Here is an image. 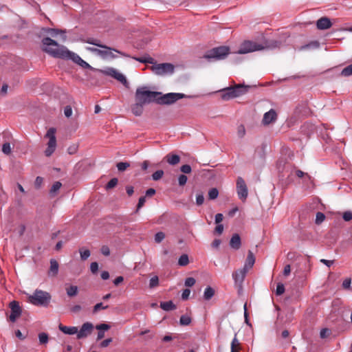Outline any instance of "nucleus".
Instances as JSON below:
<instances>
[{
  "instance_id": "obj_1",
  "label": "nucleus",
  "mask_w": 352,
  "mask_h": 352,
  "mask_svg": "<svg viewBox=\"0 0 352 352\" xmlns=\"http://www.w3.org/2000/svg\"><path fill=\"white\" fill-rule=\"evenodd\" d=\"M43 50L54 58L65 59L68 54V49L59 45L56 41L50 37L42 39Z\"/></svg>"
},
{
  "instance_id": "obj_2",
  "label": "nucleus",
  "mask_w": 352,
  "mask_h": 352,
  "mask_svg": "<svg viewBox=\"0 0 352 352\" xmlns=\"http://www.w3.org/2000/svg\"><path fill=\"white\" fill-rule=\"evenodd\" d=\"M280 44L281 43L280 41L275 40L267 41L263 45L258 44L251 41H245L241 44L236 53L239 54H244L255 51L262 50L266 48L273 49L279 47Z\"/></svg>"
},
{
  "instance_id": "obj_3",
  "label": "nucleus",
  "mask_w": 352,
  "mask_h": 352,
  "mask_svg": "<svg viewBox=\"0 0 352 352\" xmlns=\"http://www.w3.org/2000/svg\"><path fill=\"white\" fill-rule=\"evenodd\" d=\"M249 87V86L238 84L233 87L230 86L221 89L219 92L221 93V98L222 100H229L245 94Z\"/></svg>"
},
{
  "instance_id": "obj_4",
  "label": "nucleus",
  "mask_w": 352,
  "mask_h": 352,
  "mask_svg": "<svg viewBox=\"0 0 352 352\" xmlns=\"http://www.w3.org/2000/svg\"><path fill=\"white\" fill-rule=\"evenodd\" d=\"M161 92L153 91L147 90L146 87H140L136 89L135 100L143 104H149L157 102V97L160 95Z\"/></svg>"
},
{
  "instance_id": "obj_5",
  "label": "nucleus",
  "mask_w": 352,
  "mask_h": 352,
  "mask_svg": "<svg viewBox=\"0 0 352 352\" xmlns=\"http://www.w3.org/2000/svg\"><path fill=\"white\" fill-rule=\"evenodd\" d=\"M50 293L36 289L32 294L28 296V302L35 306L46 307L50 304Z\"/></svg>"
},
{
  "instance_id": "obj_6",
  "label": "nucleus",
  "mask_w": 352,
  "mask_h": 352,
  "mask_svg": "<svg viewBox=\"0 0 352 352\" xmlns=\"http://www.w3.org/2000/svg\"><path fill=\"white\" fill-rule=\"evenodd\" d=\"M230 52L229 47L219 46L207 51L204 55V58L208 60H223L228 56Z\"/></svg>"
},
{
  "instance_id": "obj_7",
  "label": "nucleus",
  "mask_w": 352,
  "mask_h": 352,
  "mask_svg": "<svg viewBox=\"0 0 352 352\" xmlns=\"http://www.w3.org/2000/svg\"><path fill=\"white\" fill-rule=\"evenodd\" d=\"M187 96L184 94L180 93H168L162 94L161 92L160 95L157 97V104L170 105L175 103L179 99L186 98Z\"/></svg>"
},
{
  "instance_id": "obj_8",
  "label": "nucleus",
  "mask_w": 352,
  "mask_h": 352,
  "mask_svg": "<svg viewBox=\"0 0 352 352\" xmlns=\"http://www.w3.org/2000/svg\"><path fill=\"white\" fill-rule=\"evenodd\" d=\"M151 70L157 75L163 76L174 72V65L171 63L155 64L151 67Z\"/></svg>"
},
{
  "instance_id": "obj_9",
  "label": "nucleus",
  "mask_w": 352,
  "mask_h": 352,
  "mask_svg": "<svg viewBox=\"0 0 352 352\" xmlns=\"http://www.w3.org/2000/svg\"><path fill=\"white\" fill-rule=\"evenodd\" d=\"M237 194L241 200H245L248 197V188L244 179L239 177L236 181Z\"/></svg>"
},
{
  "instance_id": "obj_10",
  "label": "nucleus",
  "mask_w": 352,
  "mask_h": 352,
  "mask_svg": "<svg viewBox=\"0 0 352 352\" xmlns=\"http://www.w3.org/2000/svg\"><path fill=\"white\" fill-rule=\"evenodd\" d=\"M9 307L11 310V314L9 316V320L11 322H14L16 320V319L21 315L22 309L19 306V302L15 300L10 302Z\"/></svg>"
},
{
  "instance_id": "obj_11",
  "label": "nucleus",
  "mask_w": 352,
  "mask_h": 352,
  "mask_svg": "<svg viewBox=\"0 0 352 352\" xmlns=\"http://www.w3.org/2000/svg\"><path fill=\"white\" fill-rule=\"evenodd\" d=\"M68 54L65 60H72L75 63L79 65L84 69H92L91 66L86 61L82 60L78 54L68 50Z\"/></svg>"
},
{
  "instance_id": "obj_12",
  "label": "nucleus",
  "mask_w": 352,
  "mask_h": 352,
  "mask_svg": "<svg viewBox=\"0 0 352 352\" xmlns=\"http://www.w3.org/2000/svg\"><path fill=\"white\" fill-rule=\"evenodd\" d=\"M94 325L92 323L89 322H85L82 326L80 329L76 333L77 339H82L87 338L89 335L92 333L94 329Z\"/></svg>"
},
{
  "instance_id": "obj_13",
  "label": "nucleus",
  "mask_w": 352,
  "mask_h": 352,
  "mask_svg": "<svg viewBox=\"0 0 352 352\" xmlns=\"http://www.w3.org/2000/svg\"><path fill=\"white\" fill-rule=\"evenodd\" d=\"M106 74L111 77H113L117 80L123 84L126 87H129V82L126 80L125 76L119 73L116 69L109 68L107 71H106Z\"/></svg>"
},
{
  "instance_id": "obj_14",
  "label": "nucleus",
  "mask_w": 352,
  "mask_h": 352,
  "mask_svg": "<svg viewBox=\"0 0 352 352\" xmlns=\"http://www.w3.org/2000/svg\"><path fill=\"white\" fill-rule=\"evenodd\" d=\"M277 117L278 116L276 111L271 109L269 111L264 113L262 123L263 125H269L274 122L277 120Z\"/></svg>"
},
{
  "instance_id": "obj_15",
  "label": "nucleus",
  "mask_w": 352,
  "mask_h": 352,
  "mask_svg": "<svg viewBox=\"0 0 352 352\" xmlns=\"http://www.w3.org/2000/svg\"><path fill=\"white\" fill-rule=\"evenodd\" d=\"M248 270L245 268L236 270L233 272L232 277L236 284L241 285Z\"/></svg>"
},
{
  "instance_id": "obj_16",
  "label": "nucleus",
  "mask_w": 352,
  "mask_h": 352,
  "mask_svg": "<svg viewBox=\"0 0 352 352\" xmlns=\"http://www.w3.org/2000/svg\"><path fill=\"white\" fill-rule=\"evenodd\" d=\"M332 23L328 17L323 16L319 19L316 22V26L318 30H327L331 27Z\"/></svg>"
},
{
  "instance_id": "obj_17",
  "label": "nucleus",
  "mask_w": 352,
  "mask_h": 352,
  "mask_svg": "<svg viewBox=\"0 0 352 352\" xmlns=\"http://www.w3.org/2000/svg\"><path fill=\"white\" fill-rule=\"evenodd\" d=\"M55 133L56 129L54 128H50L45 135V136L49 138V142L47 143V146H49V147L56 148V140Z\"/></svg>"
},
{
  "instance_id": "obj_18",
  "label": "nucleus",
  "mask_w": 352,
  "mask_h": 352,
  "mask_svg": "<svg viewBox=\"0 0 352 352\" xmlns=\"http://www.w3.org/2000/svg\"><path fill=\"white\" fill-rule=\"evenodd\" d=\"M112 51H114V52L121 54L123 56L130 57L129 55L126 54L125 53L118 51L113 48H111V50H108V49H104V50H102V53H100V56L102 58H107V57L110 56V57L114 58L116 56L112 53Z\"/></svg>"
},
{
  "instance_id": "obj_19",
  "label": "nucleus",
  "mask_w": 352,
  "mask_h": 352,
  "mask_svg": "<svg viewBox=\"0 0 352 352\" xmlns=\"http://www.w3.org/2000/svg\"><path fill=\"white\" fill-rule=\"evenodd\" d=\"M230 245L234 250H239L241 245V237L239 234H234L230 241Z\"/></svg>"
},
{
  "instance_id": "obj_20",
  "label": "nucleus",
  "mask_w": 352,
  "mask_h": 352,
  "mask_svg": "<svg viewBox=\"0 0 352 352\" xmlns=\"http://www.w3.org/2000/svg\"><path fill=\"white\" fill-rule=\"evenodd\" d=\"M254 263H255L254 255L251 250H249L243 268L248 270L249 269H250L253 267Z\"/></svg>"
},
{
  "instance_id": "obj_21",
  "label": "nucleus",
  "mask_w": 352,
  "mask_h": 352,
  "mask_svg": "<svg viewBox=\"0 0 352 352\" xmlns=\"http://www.w3.org/2000/svg\"><path fill=\"white\" fill-rule=\"evenodd\" d=\"M59 265L58 263L55 260L52 258L50 260V267L48 272L49 276H55L58 274V272Z\"/></svg>"
},
{
  "instance_id": "obj_22",
  "label": "nucleus",
  "mask_w": 352,
  "mask_h": 352,
  "mask_svg": "<svg viewBox=\"0 0 352 352\" xmlns=\"http://www.w3.org/2000/svg\"><path fill=\"white\" fill-rule=\"evenodd\" d=\"M59 329L64 333L67 335H74L78 333L77 327H67L62 324L59 325Z\"/></svg>"
},
{
  "instance_id": "obj_23",
  "label": "nucleus",
  "mask_w": 352,
  "mask_h": 352,
  "mask_svg": "<svg viewBox=\"0 0 352 352\" xmlns=\"http://www.w3.org/2000/svg\"><path fill=\"white\" fill-rule=\"evenodd\" d=\"M164 159L170 165H176L180 162V157L175 154H168Z\"/></svg>"
},
{
  "instance_id": "obj_24",
  "label": "nucleus",
  "mask_w": 352,
  "mask_h": 352,
  "mask_svg": "<svg viewBox=\"0 0 352 352\" xmlns=\"http://www.w3.org/2000/svg\"><path fill=\"white\" fill-rule=\"evenodd\" d=\"M144 104H142L141 102H136L131 107V111L132 113L136 116H140L143 113V106Z\"/></svg>"
},
{
  "instance_id": "obj_25",
  "label": "nucleus",
  "mask_w": 352,
  "mask_h": 352,
  "mask_svg": "<svg viewBox=\"0 0 352 352\" xmlns=\"http://www.w3.org/2000/svg\"><path fill=\"white\" fill-rule=\"evenodd\" d=\"M83 42L98 46V47L103 48V49L111 50V47H107V45L101 44L100 41L96 38H87V39H84Z\"/></svg>"
},
{
  "instance_id": "obj_26",
  "label": "nucleus",
  "mask_w": 352,
  "mask_h": 352,
  "mask_svg": "<svg viewBox=\"0 0 352 352\" xmlns=\"http://www.w3.org/2000/svg\"><path fill=\"white\" fill-rule=\"evenodd\" d=\"M160 307L163 310L166 311L174 310L176 309L175 305L171 300L160 302Z\"/></svg>"
},
{
  "instance_id": "obj_27",
  "label": "nucleus",
  "mask_w": 352,
  "mask_h": 352,
  "mask_svg": "<svg viewBox=\"0 0 352 352\" xmlns=\"http://www.w3.org/2000/svg\"><path fill=\"white\" fill-rule=\"evenodd\" d=\"M43 30H44V32L50 34L52 36H56L58 34H65L66 33L65 30L56 29V28H45Z\"/></svg>"
},
{
  "instance_id": "obj_28",
  "label": "nucleus",
  "mask_w": 352,
  "mask_h": 352,
  "mask_svg": "<svg viewBox=\"0 0 352 352\" xmlns=\"http://www.w3.org/2000/svg\"><path fill=\"white\" fill-rule=\"evenodd\" d=\"M214 295V289L208 286L205 289L204 293V298L206 300H210Z\"/></svg>"
},
{
  "instance_id": "obj_29",
  "label": "nucleus",
  "mask_w": 352,
  "mask_h": 352,
  "mask_svg": "<svg viewBox=\"0 0 352 352\" xmlns=\"http://www.w3.org/2000/svg\"><path fill=\"white\" fill-rule=\"evenodd\" d=\"M66 291L68 296H75L78 294V287L75 285H71L69 287L66 288Z\"/></svg>"
},
{
  "instance_id": "obj_30",
  "label": "nucleus",
  "mask_w": 352,
  "mask_h": 352,
  "mask_svg": "<svg viewBox=\"0 0 352 352\" xmlns=\"http://www.w3.org/2000/svg\"><path fill=\"white\" fill-rule=\"evenodd\" d=\"M61 186H62V184L60 182H54L50 190V195H55L56 193L59 190V189L60 188Z\"/></svg>"
},
{
  "instance_id": "obj_31",
  "label": "nucleus",
  "mask_w": 352,
  "mask_h": 352,
  "mask_svg": "<svg viewBox=\"0 0 352 352\" xmlns=\"http://www.w3.org/2000/svg\"><path fill=\"white\" fill-rule=\"evenodd\" d=\"M79 252L80 254V258L82 261L87 260L90 256V251L87 249L80 248L79 250Z\"/></svg>"
},
{
  "instance_id": "obj_32",
  "label": "nucleus",
  "mask_w": 352,
  "mask_h": 352,
  "mask_svg": "<svg viewBox=\"0 0 352 352\" xmlns=\"http://www.w3.org/2000/svg\"><path fill=\"white\" fill-rule=\"evenodd\" d=\"M189 263V259H188V256L187 254H182L179 260H178V264L180 265V266H186Z\"/></svg>"
},
{
  "instance_id": "obj_33",
  "label": "nucleus",
  "mask_w": 352,
  "mask_h": 352,
  "mask_svg": "<svg viewBox=\"0 0 352 352\" xmlns=\"http://www.w3.org/2000/svg\"><path fill=\"white\" fill-rule=\"evenodd\" d=\"M191 322V318L186 315H183L180 317L179 323L181 325H188Z\"/></svg>"
},
{
  "instance_id": "obj_34",
  "label": "nucleus",
  "mask_w": 352,
  "mask_h": 352,
  "mask_svg": "<svg viewBox=\"0 0 352 352\" xmlns=\"http://www.w3.org/2000/svg\"><path fill=\"white\" fill-rule=\"evenodd\" d=\"M219 195V191L216 188H212L208 191V199L213 200L217 198Z\"/></svg>"
},
{
  "instance_id": "obj_35",
  "label": "nucleus",
  "mask_w": 352,
  "mask_h": 352,
  "mask_svg": "<svg viewBox=\"0 0 352 352\" xmlns=\"http://www.w3.org/2000/svg\"><path fill=\"white\" fill-rule=\"evenodd\" d=\"M341 75L343 76H349L352 75V63L342 69Z\"/></svg>"
},
{
  "instance_id": "obj_36",
  "label": "nucleus",
  "mask_w": 352,
  "mask_h": 352,
  "mask_svg": "<svg viewBox=\"0 0 352 352\" xmlns=\"http://www.w3.org/2000/svg\"><path fill=\"white\" fill-rule=\"evenodd\" d=\"M116 166L118 168V170L120 172H123L127 168H129L130 166V164L129 162H118L117 164H116Z\"/></svg>"
},
{
  "instance_id": "obj_37",
  "label": "nucleus",
  "mask_w": 352,
  "mask_h": 352,
  "mask_svg": "<svg viewBox=\"0 0 352 352\" xmlns=\"http://www.w3.org/2000/svg\"><path fill=\"white\" fill-rule=\"evenodd\" d=\"M159 285V278L157 276H154L150 279L149 281V287L154 288Z\"/></svg>"
},
{
  "instance_id": "obj_38",
  "label": "nucleus",
  "mask_w": 352,
  "mask_h": 352,
  "mask_svg": "<svg viewBox=\"0 0 352 352\" xmlns=\"http://www.w3.org/2000/svg\"><path fill=\"white\" fill-rule=\"evenodd\" d=\"M164 175V171L162 170H158L154 172L152 175V179L154 181L160 180Z\"/></svg>"
},
{
  "instance_id": "obj_39",
  "label": "nucleus",
  "mask_w": 352,
  "mask_h": 352,
  "mask_svg": "<svg viewBox=\"0 0 352 352\" xmlns=\"http://www.w3.org/2000/svg\"><path fill=\"white\" fill-rule=\"evenodd\" d=\"M165 238V234L163 232H158L155 235V241L157 243H161Z\"/></svg>"
},
{
  "instance_id": "obj_40",
  "label": "nucleus",
  "mask_w": 352,
  "mask_h": 352,
  "mask_svg": "<svg viewBox=\"0 0 352 352\" xmlns=\"http://www.w3.org/2000/svg\"><path fill=\"white\" fill-rule=\"evenodd\" d=\"M38 339L41 344H46L48 342V335L45 333H41L38 334Z\"/></svg>"
},
{
  "instance_id": "obj_41",
  "label": "nucleus",
  "mask_w": 352,
  "mask_h": 352,
  "mask_svg": "<svg viewBox=\"0 0 352 352\" xmlns=\"http://www.w3.org/2000/svg\"><path fill=\"white\" fill-rule=\"evenodd\" d=\"M324 219L325 215L321 212H318L316 216V223L318 225L320 224Z\"/></svg>"
},
{
  "instance_id": "obj_42",
  "label": "nucleus",
  "mask_w": 352,
  "mask_h": 352,
  "mask_svg": "<svg viewBox=\"0 0 352 352\" xmlns=\"http://www.w3.org/2000/svg\"><path fill=\"white\" fill-rule=\"evenodd\" d=\"M11 146L9 142H6L2 146V152L6 155H9L11 153Z\"/></svg>"
},
{
  "instance_id": "obj_43",
  "label": "nucleus",
  "mask_w": 352,
  "mask_h": 352,
  "mask_svg": "<svg viewBox=\"0 0 352 352\" xmlns=\"http://www.w3.org/2000/svg\"><path fill=\"white\" fill-rule=\"evenodd\" d=\"M284 292H285V286H284V285L283 283H278V285L276 286V294L277 296H280Z\"/></svg>"
},
{
  "instance_id": "obj_44",
  "label": "nucleus",
  "mask_w": 352,
  "mask_h": 352,
  "mask_svg": "<svg viewBox=\"0 0 352 352\" xmlns=\"http://www.w3.org/2000/svg\"><path fill=\"white\" fill-rule=\"evenodd\" d=\"M135 60L142 63H153V58L151 57H147V58H133Z\"/></svg>"
},
{
  "instance_id": "obj_45",
  "label": "nucleus",
  "mask_w": 352,
  "mask_h": 352,
  "mask_svg": "<svg viewBox=\"0 0 352 352\" xmlns=\"http://www.w3.org/2000/svg\"><path fill=\"white\" fill-rule=\"evenodd\" d=\"M118 182V179L117 178H113L111 179L107 184L106 188L107 189H111L115 187Z\"/></svg>"
},
{
  "instance_id": "obj_46",
  "label": "nucleus",
  "mask_w": 352,
  "mask_h": 352,
  "mask_svg": "<svg viewBox=\"0 0 352 352\" xmlns=\"http://www.w3.org/2000/svg\"><path fill=\"white\" fill-rule=\"evenodd\" d=\"M188 178L185 175H180L178 177V183L180 186H184L187 182Z\"/></svg>"
},
{
  "instance_id": "obj_47",
  "label": "nucleus",
  "mask_w": 352,
  "mask_h": 352,
  "mask_svg": "<svg viewBox=\"0 0 352 352\" xmlns=\"http://www.w3.org/2000/svg\"><path fill=\"white\" fill-rule=\"evenodd\" d=\"M342 218L345 221H351L352 219V212L349 210L344 212Z\"/></svg>"
},
{
  "instance_id": "obj_48",
  "label": "nucleus",
  "mask_w": 352,
  "mask_h": 352,
  "mask_svg": "<svg viewBox=\"0 0 352 352\" xmlns=\"http://www.w3.org/2000/svg\"><path fill=\"white\" fill-rule=\"evenodd\" d=\"M245 134V126L242 124L239 125L237 129V135L239 138H243Z\"/></svg>"
},
{
  "instance_id": "obj_49",
  "label": "nucleus",
  "mask_w": 352,
  "mask_h": 352,
  "mask_svg": "<svg viewBox=\"0 0 352 352\" xmlns=\"http://www.w3.org/2000/svg\"><path fill=\"white\" fill-rule=\"evenodd\" d=\"M145 201H146V196L140 197V199L138 200V205H137V208H136V211H135L136 212H138V210L144 205Z\"/></svg>"
},
{
  "instance_id": "obj_50",
  "label": "nucleus",
  "mask_w": 352,
  "mask_h": 352,
  "mask_svg": "<svg viewBox=\"0 0 352 352\" xmlns=\"http://www.w3.org/2000/svg\"><path fill=\"white\" fill-rule=\"evenodd\" d=\"M108 308V306H103V304L102 302L97 303L94 307L93 309L94 313L98 312L100 309H106Z\"/></svg>"
},
{
  "instance_id": "obj_51",
  "label": "nucleus",
  "mask_w": 352,
  "mask_h": 352,
  "mask_svg": "<svg viewBox=\"0 0 352 352\" xmlns=\"http://www.w3.org/2000/svg\"><path fill=\"white\" fill-rule=\"evenodd\" d=\"M196 283V280L192 277H188L185 280V285L186 287H192Z\"/></svg>"
},
{
  "instance_id": "obj_52",
  "label": "nucleus",
  "mask_w": 352,
  "mask_h": 352,
  "mask_svg": "<svg viewBox=\"0 0 352 352\" xmlns=\"http://www.w3.org/2000/svg\"><path fill=\"white\" fill-rule=\"evenodd\" d=\"M180 170L185 174H188L191 173L192 168L190 165L185 164L181 166Z\"/></svg>"
},
{
  "instance_id": "obj_53",
  "label": "nucleus",
  "mask_w": 352,
  "mask_h": 352,
  "mask_svg": "<svg viewBox=\"0 0 352 352\" xmlns=\"http://www.w3.org/2000/svg\"><path fill=\"white\" fill-rule=\"evenodd\" d=\"M330 333H331V331L329 329L324 328L320 331V336L321 338H326L327 337H328L330 335Z\"/></svg>"
},
{
  "instance_id": "obj_54",
  "label": "nucleus",
  "mask_w": 352,
  "mask_h": 352,
  "mask_svg": "<svg viewBox=\"0 0 352 352\" xmlns=\"http://www.w3.org/2000/svg\"><path fill=\"white\" fill-rule=\"evenodd\" d=\"M43 182V179L41 177L38 176L34 182V186L36 188L38 189L41 187L42 184Z\"/></svg>"
},
{
  "instance_id": "obj_55",
  "label": "nucleus",
  "mask_w": 352,
  "mask_h": 352,
  "mask_svg": "<svg viewBox=\"0 0 352 352\" xmlns=\"http://www.w3.org/2000/svg\"><path fill=\"white\" fill-rule=\"evenodd\" d=\"M64 114L67 118H69L72 115V109L70 105H67L65 107Z\"/></svg>"
},
{
  "instance_id": "obj_56",
  "label": "nucleus",
  "mask_w": 352,
  "mask_h": 352,
  "mask_svg": "<svg viewBox=\"0 0 352 352\" xmlns=\"http://www.w3.org/2000/svg\"><path fill=\"white\" fill-rule=\"evenodd\" d=\"M96 328L98 329V330H100V331H107V330H109L110 329V326L107 324H98L96 325Z\"/></svg>"
},
{
  "instance_id": "obj_57",
  "label": "nucleus",
  "mask_w": 352,
  "mask_h": 352,
  "mask_svg": "<svg viewBox=\"0 0 352 352\" xmlns=\"http://www.w3.org/2000/svg\"><path fill=\"white\" fill-rule=\"evenodd\" d=\"M239 342L236 338V334H235V336L231 342V348L239 349Z\"/></svg>"
},
{
  "instance_id": "obj_58",
  "label": "nucleus",
  "mask_w": 352,
  "mask_h": 352,
  "mask_svg": "<svg viewBox=\"0 0 352 352\" xmlns=\"http://www.w3.org/2000/svg\"><path fill=\"white\" fill-rule=\"evenodd\" d=\"M90 270L93 274H96L98 270V264L97 262H93L90 265Z\"/></svg>"
},
{
  "instance_id": "obj_59",
  "label": "nucleus",
  "mask_w": 352,
  "mask_h": 352,
  "mask_svg": "<svg viewBox=\"0 0 352 352\" xmlns=\"http://www.w3.org/2000/svg\"><path fill=\"white\" fill-rule=\"evenodd\" d=\"M88 51L94 53V54H96L98 56L100 55V53H102V50H100V49H98V48H96V47H87L86 48Z\"/></svg>"
},
{
  "instance_id": "obj_60",
  "label": "nucleus",
  "mask_w": 352,
  "mask_h": 352,
  "mask_svg": "<svg viewBox=\"0 0 352 352\" xmlns=\"http://www.w3.org/2000/svg\"><path fill=\"white\" fill-rule=\"evenodd\" d=\"M204 201V195L202 194L197 195V197H196V204L198 206H201V204H203Z\"/></svg>"
},
{
  "instance_id": "obj_61",
  "label": "nucleus",
  "mask_w": 352,
  "mask_h": 352,
  "mask_svg": "<svg viewBox=\"0 0 352 352\" xmlns=\"http://www.w3.org/2000/svg\"><path fill=\"white\" fill-rule=\"evenodd\" d=\"M101 253L104 256H109L110 254V250L108 246L103 245L101 248Z\"/></svg>"
},
{
  "instance_id": "obj_62",
  "label": "nucleus",
  "mask_w": 352,
  "mask_h": 352,
  "mask_svg": "<svg viewBox=\"0 0 352 352\" xmlns=\"http://www.w3.org/2000/svg\"><path fill=\"white\" fill-rule=\"evenodd\" d=\"M190 294V290L189 289H185L182 294V298L183 300H187L189 297V295Z\"/></svg>"
},
{
  "instance_id": "obj_63",
  "label": "nucleus",
  "mask_w": 352,
  "mask_h": 352,
  "mask_svg": "<svg viewBox=\"0 0 352 352\" xmlns=\"http://www.w3.org/2000/svg\"><path fill=\"white\" fill-rule=\"evenodd\" d=\"M113 341L112 338H107L104 340H103L100 346L102 348H104V347H107V346H109V344Z\"/></svg>"
},
{
  "instance_id": "obj_64",
  "label": "nucleus",
  "mask_w": 352,
  "mask_h": 352,
  "mask_svg": "<svg viewBox=\"0 0 352 352\" xmlns=\"http://www.w3.org/2000/svg\"><path fill=\"white\" fill-rule=\"evenodd\" d=\"M223 231V226L222 224H217L214 229V232L218 234H221Z\"/></svg>"
}]
</instances>
